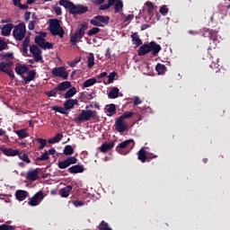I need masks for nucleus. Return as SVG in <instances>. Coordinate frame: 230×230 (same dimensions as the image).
Returning <instances> with one entry per match:
<instances>
[{"mask_svg":"<svg viewBox=\"0 0 230 230\" xmlns=\"http://www.w3.org/2000/svg\"><path fill=\"white\" fill-rule=\"evenodd\" d=\"M59 4L60 6H64V8H66V10H69L70 13H73L74 15H80L82 13H85L89 10L85 5H75L73 2L67 0H60Z\"/></svg>","mask_w":230,"mask_h":230,"instance_id":"obj_1","label":"nucleus"},{"mask_svg":"<svg viewBox=\"0 0 230 230\" xmlns=\"http://www.w3.org/2000/svg\"><path fill=\"white\" fill-rule=\"evenodd\" d=\"M89 28V24L87 22L81 23L75 32L70 37V42L75 44L76 40H80L85 35V31Z\"/></svg>","mask_w":230,"mask_h":230,"instance_id":"obj_2","label":"nucleus"},{"mask_svg":"<svg viewBox=\"0 0 230 230\" xmlns=\"http://www.w3.org/2000/svg\"><path fill=\"white\" fill-rule=\"evenodd\" d=\"M13 37L15 40H22L26 37V24L21 22L13 27Z\"/></svg>","mask_w":230,"mask_h":230,"instance_id":"obj_3","label":"nucleus"},{"mask_svg":"<svg viewBox=\"0 0 230 230\" xmlns=\"http://www.w3.org/2000/svg\"><path fill=\"white\" fill-rule=\"evenodd\" d=\"M49 31L52 35L62 38L64 37V29L60 26V22L58 20H52L49 24Z\"/></svg>","mask_w":230,"mask_h":230,"instance_id":"obj_4","label":"nucleus"},{"mask_svg":"<svg viewBox=\"0 0 230 230\" xmlns=\"http://www.w3.org/2000/svg\"><path fill=\"white\" fill-rule=\"evenodd\" d=\"M96 116L95 111L91 110H83L79 116L75 119V123H82V121H89L91 118H94Z\"/></svg>","mask_w":230,"mask_h":230,"instance_id":"obj_5","label":"nucleus"},{"mask_svg":"<svg viewBox=\"0 0 230 230\" xmlns=\"http://www.w3.org/2000/svg\"><path fill=\"white\" fill-rule=\"evenodd\" d=\"M110 21L111 18H109V16L97 15L90 21V23L93 24V26L103 28V26L107 25Z\"/></svg>","mask_w":230,"mask_h":230,"instance_id":"obj_6","label":"nucleus"},{"mask_svg":"<svg viewBox=\"0 0 230 230\" xmlns=\"http://www.w3.org/2000/svg\"><path fill=\"white\" fill-rule=\"evenodd\" d=\"M42 36H36L35 37V42L40 46V48H42V49H53V43L46 41L44 37H46V32H41Z\"/></svg>","mask_w":230,"mask_h":230,"instance_id":"obj_7","label":"nucleus"},{"mask_svg":"<svg viewBox=\"0 0 230 230\" xmlns=\"http://www.w3.org/2000/svg\"><path fill=\"white\" fill-rule=\"evenodd\" d=\"M51 73L54 76H58L64 80H67L69 76V73H67V70H66L64 66L55 67L52 69Z\"/></svg>","mask_w":230,"mask_h":230,"instance_id":"obj_8","label":"nucleus"},{"mask_svg":"<svg viewBox=\"0 0 230 230\" xmlns=\"http://www.w3.org/2000/svg\"><path fill=\"white\" fill-rule=\"evenodd\" d=\"M44 200V192L42 190L37 192L32 198L29 199V206H39Z\"/></svg>","mask_w":230,"mask_h":230,"instance_id":"obj_9","label":"nucleus"},{"mask_svg":"<svg viewBox=\"0 0 230 230\" xmlns=\"http://www.w3.org/2000/svg\"><path fill=\"white\" fill-rule=\"evenodd\" d=\"M30 51L35 59V62H42V52L37 46L32 45L30 48Z\"/></svg>","mask_w":230,"mask_h":230,"instance_id":"obj_10","label":"nucleus"},{"mask_svg":"<svg viewBox=\"0 0 230 230\" xmlns=\"http://www.w3.org/2000/svg\"><path fill=\"white\" fill-rule=\"evenodd\" d=\"M115 128L117 132H125L128 126L125 120L121 119L119 117L115 120Z\"/></svg>","mask_w":230,"mask_h":230,"instance_id":"obj_11","label":"nucleus"},{"mask_svg":"<svg viewBox=\"0 0 230 230\" xmlns=\"http://www.w3.org/2000/svg\"><path fill=\"white\" fill-rule=\"evenodd\" d=\"M130 145H131L130 148H134V145H135L134 139H128L119 144V146H117V151L119 152V154H123L122 150L124 148H128Z\"/></svg>","mask_w":230,"mask_h":230,"instance_id":"obj_12","label":"nucleus"},{"mask_svg":"<svg viewBox=\"0 0 230 230\" xmlns=\"http://www.w3.org/2000/svg\"><path fill=\"white\" fill-rule=\"evenodd\" d=\"M155 157L157 156L154 155V154H146L143 148L138 151V160L141 163H146V159H155Z\"/></svg>","mask_w":230,"mask_h":230,"instance_id":"obj_13","label":"nucleus"},{"mask_svg":"<svg viewBox=\"0 0 230 230\" xmlns=\"http://www.w3.org/2000/svg\"><path fill=\"white\" fill-rule=\"evenodd\" d=\"M1 34L3 37H8L12 33V30H13V23H7L3 27H0Z\"/></svg>","mask_w":230,"mask_h":230,"instance_id":"obj_14","label":"nucleus"},{"mask_svg":"<svg viewBox=\"0 0 230 230\" xmlns=\"http://www.w3.org/2000/svg\"><path fill=\"white\" fill-rule=\"evenodd\" d=\"M29 196L30 193L26 190H19L15 191V198L17 199V200H20V202H22V200H26Z\"/></svg>","mask_w":230,"mask_h":230,"instance_id":"obj_15","label":"nucleus"},{"mask_svg":"<svg viewBox=\"0 0 230 230\" xmlns=\"http://www.w3.org/2000/svg\"><path fill=\"white\" fill-rule=\"evenodd\" d=\"M150 51L154 57L161 51V45L155 43V41H151L149 44Z\"/></svg>","mask_w":230,"mask_h":230,"instance_id":"obj_16","label":"nucleus"},{"mask_svg":"<svg viewBox=\"0 0 230 230\" xmlns=\"http://www.w3.org/2000/svg\"><path fill=\"white\" fill-rule=\"evenodd\" d=\"M202 32L204 33L203 35L205 37L208 36L210 40H213V42H215L218 37L215 31H209L208 29H206V28L202 29ZM206 33H208V35H207Z\"/></svg>","mask_w":230,"mask_h":230,"instance_id":"obj_17","label":"nucleus"},{"mask_svg":"<svg viewBox=\"0 0 230 230\" xmlns=\"http://www.w3.org/2000/svg\"><path fill=\"white\" fill-rule=\"evenodd\" d=\"M15 73L21 76H23L22 75L28 73V66L26 65L16 64Z\"/></svg>","mask_w":230,"mask_h":230,"instance_id":"obj_18","label":"nucleus"},{"mask_svg":"<svg viewBox=\"0 0 230 230\" xmlns=\"http://www.w3.org/2000/svg\"><path fill=\"white\" fill-rule=\"evenodd\" d=\"M26 179H28V181H37V179H39V170L34 169L32 171H29L26 174Z\"/></svg>","mask_w":230,"mask_h":230,"instance_id":"obj_19","label":"nucleus"},{"mask_svg":"<svg viewBox=\"0 0 230 230\" xmlns=\"http://www.w3.org/2000/svg\"><path fill=\"white\" fill-rule=\"evenodd\" d=\"M75 105H78V100L76 99H69L64 103L66 111H71Z\"/></svg>","mask_w":230,"mask_h":230,"instance_id":"obj_20","label":"nucleus"},{"mask_svg":"<svg viewBox=\"0 0 230 230\" xmlns=\"http://www.w3.org/2000/svg\"><path fill=\"white\" fill-rule=\"evenodd\" d=\"M35 76H37V72H35V70H31L28 72L27 76L22 75V78L24 80L25 84H28V82L35 80Z\"/></svg>","mask_w":230,"mask_h":230,"instance_id":"obj_21","label":"nucleus"},{"mask_svg":"<svg viewBox=\"0 0 230 230\" xmlns=\"http://www.w3.org/2000/svg\"><path fill=\"white\" fill-rule=\"evenodd\" d=\"M3 154L7 155V157H15L19 154V150H15L13 148H4L2 149Z\"/></svg>","mask_w":230,"mask_h":230,"instance_id":"obj_22","label":"nucleus"},{"mask_svg":"<svg viewBox=\"0 0 230 230\" xmlns=\"http://www.w3.org/2000/svg\"><path fill=\"white\" fill-rule=\"evenodd\" d=\"M147 53H150V45L144 44L139 48L137 55L143 57L144 55H147Z\"/></svg>","mask_w":230,"mask_h":230,"instance_id":"obj_23","label":"nucleus"},{"mask_svg":"<svg viewBox=\"0 0 230 230\" xmlns=\"http://www.w3.org/2000/svg\"><path fill=\"white\" fill-rule=\"evenodd\" d=\"M69 87H71V82L65 81V82H62L61 84H59L56 87V91H60V92L67 91V89H69Z\"/></svg>","mask_w":230,"mask_h":230,"instance_id":"obj_24","label":"nucleus"},{"mask_svg":"<svg viewBox=\"0 0 230 230\" xmlns=\"http://www.w3.org/2000/svg\"><path fill=\"white\" fill-rule=\"evenodd\" d=\"M69 173H83L84 172V165H74L68 168Z\"/></svg>","mask_w":230,"mask_h":230,"instance_id":"obj_25","label":"nucleus"},{"mask_svg":"<svg viewBox=\"0 0 230 230\" xmlns=\"http://www.w3.org/2000/svg\"><path fill=\"white\" fill-rule=\"evenodd\" d=\"M119 96V89L118 87H113L108 93L110 100H115Z\"/></svg>","mask_w":230,"mask_h":230,"instance_id":"obj_26","label":"nucleus"},{"mask_svg":"<svg viewBox=\"0 0 230 230\" xmlns=\"http://www.w3.org/2000/svg\"><path fill=\"white\" fill-rule=\"evenodd\" d=\"M12 62L11 61H3L0 63V71L2 73H6L10 67H12Z\"/></svg>","mask_w":230,"mask_h":230,"instance_id":"obj_27","label":"nucleus"},{"mask_svg":"<svg viewBox=\"0 0 230 230\" xmlns=\"http://www.w3.org/2000/svg\"><path fill=\"white\" fill-rule=\"evenodd\" d=\"M73 190V187L68 185L59 190V195L64 198L69 197V193H71V190Z\"/></svg>","mask_w":230,"mask_h":230,"instance_id":"obj_28","label":"nucleus"},{"mask_svg":"<svg viewBox=\"0 0 230 230\" xmlns=\"http://www.w3.org/2000/svg\"><path fill=\"white\" fill-rule=\"evenodd\" d=\"M14 132L20 139H24V138L30 137V134L28 133V129H26V128L19 129Z\"/></svg>","mask_w":230,"mask_h":230,"instance_id":"obj_29","label":"nucleus"},{"mask_svg":"<svg viewBox=\"0 0 230 230\" xmlns=\"http://www.w3.org/2000/svg\"><path fill=\"white\" fill-rule=\"evenodd\" d=\"M107 116H114L116 114V104L107 105L105 108Z\"/></svg>","mask_w":230,"mask_h":230,"instance_id":"obj_30","label":"nucleus"},{"mask_svg":"<svg viewBox=\"0 0 230 230\" xmlns=\"http://www.w3.org/2000/svg\"><path fill=\"white\" fill-rule=\"evenodd\" d=\"M62 137H64V136L60 133H58L55 137L49 138L48 143L49 145H55V143H59V141H62Z\"/></svg>","mask_w":230,"mask_h":230,"instance_id":"obj_31","label":"nucleus"},{"mask_svg":"<svg viewBox=\"0 0 230 230\" xmlns=\"http://www.w3.org/2000/svg\"><path fill=\"white\" fill-rule=\"evenodd\" d=\"M111 148H114V143L102 144L100 147V150L101 152H102V154H105L109 152V150H111Z\"/></svg>","mask_w":230,"mask_h":230,"instance_id":"obj_32","label":"nucleus"},{"mask_svg":"<svg viewBox=\"0 0 230 230\" xmlns=\"http://www.w3.org/2000/svg\"><path fill=\"white\" fill-rule=\"evenodd\" d=\"M113 4H114L115 13H118L119 12H121L123 10V1L115 0V3Z\"/></svg>","mask_w":230,"mask_h":230,"instance_id":"obj_33","label":"nucleus"},{"mask_svg":"<svg viewBox=\"0 0 230 230\" xmlns=\"http://www.w3.org/2000/svg\"><path fill=\"white\" fill-rule=\"evenodd\" d=\"M75 94H76V88L75 87H72L70 88L64 95V98H66V100L69 98H73V96H75Z\"/></svg>","mask_w":230,"mask_h":230,"instance_id":"obj_34","label":"nucleus"},{"mask_svg":"<svg viewBox=\"0 0 230 230\" xmlns=\"http://www.w3.org/2000/svg\"><path fill=\"white\" fill-rule=\"evenodd\" d=\"M155 71L158 75H164L166 73V66L158 63L155 66Z\"/></svg>","mask_w":230,"mask_h":230,"instance_id":"obj_35","label":"nucleus"},{"mask_svg":"<svg viewBox=\"0 0 230 230\" xmlns=\"http://www.w3.org/2000/svg\"><path fill=\"white\" fill-rule=\"evenodd\" d=\"M63 154L64 155H73L75 154V149L72 146H66Z\"/></svg>","mask_w":230,"mask_h":230,"instance_id":"obj_36","label":"nucleus"},{"mask_svg":"<svg viewBox=\"0 0 230 230\" xmlns=\"http://www.w3.org/2000/svg\"><path fill=\"white\" fill-rule=\"evenodd\" d=\"M131 39L135 46H141V44H143V41H141V39H139V37L136 33L131 35Z\"/></svg>","mask_w":230,"mask_h":230,"instance_id":"obj_37","label":"nucleus"},{"mask_svg":"<svg viewBox=\"0 0 230 230\" xmlns=\"http://www.w3.org/2000/svg\"><path fill=\"white\" fill-rule=\"evenodd\" d=\"M114 3H116V0H108V4L101 5L99 10H109L111 6H113Z\"/></svg>","mask_w":230,"mask_h":230,"instance_id":"obj_38","label":"nucleus"},{"mask_svg":"<svg viewBox=\"0 0 230 230\" xmlns=\"http://www.w3.org/2000/svg\"><path fill=\"white\" fill-rule=\"evenodd\" d=\"M14 6L20 8V10H28V4H21V0H13Z\"/></svg>","mask_w":230,"mask_h":230,"instance_id":"obj_39","label":"nucleus"},{"mask_svg":"<svg viewBox=\"0 0 230 230\" xmlns=\"http://www.w3.org/2000/svg\"><path fill=\"white\" fill-rule=\"evenodd\" d=\"M18 157H19V159H21V161H23V163H26L27 164H30L31 160H30V157H28V155L19 153Z\"/></svg>","mask_w":230,"mask_h":230,"instance_id":"obj_40","label":"nucleus"},{"mask_svg":"<svg viewBox=\"0 0 230 230\" xmlns=\"http://www.w3.org/2000/svg\"><path fill=\"white\" fill-rule=\"evenodd\" d=\"M96 84V78H90L84 81V87H93Z\"/></svg>","mask_w":230,"mask_h":230,"instance_id":"obj_41","label":"nucleus"},{"mask_svg":"<svg viewBox=\"0 0 230 230\" xmlns=\"http://www.w3.org/2000/svg\"><path fill=\"white\" fill-rule=\"evenodd\" d=\"M87 66L88 67H93L94 66V54L90 53L87 58Z\"/></svg>","mask_w":230,"mask_h":230,"instance_id":"obj_42","label":"nucleus"},{"mask_svg":"<svg viewBox=\"0 0 230 230\" xmlns=\"http://www.w3.org/2000/svg\"><path fill=\"white\" fill-rule=\"evenodd\" d=\"M36 21H37V15H35V13H32V21H31L28 25L29 30L31 31L35 30Z\"/></svg>","mask_w":230,"mask_h":230,"instance_id":"obj_43","label":"nucleus"},{"mask_svg":"<svg viewBox=\"0 0 230 230\" xmlns=\"http://www.w3.org/2000/svg\"><path fill=\"white\" fill-rule=\"evenodd\" d=\"M132 116H134V112L132 111H126L124 112L120 117H119L120 119L122 120H126L128 119V118H132Z\"/></svg>","mask_w":230,"mask_h":230,"instance_id":"obj_44","label":"nucleus"},{"mask_svg":"<svg viewBox=\"0 0 230 230\" xmlns=\"http://www.w3.org/2000/svg\"><path fill=\"white\" fill-rule=\"evenodd\" d=\"M68 166H71V164H76L78 163V159L75 156H69L68 158L66 159Z\"/></svg>","mask_w":230,"mask_h":230,"instance_id":"obj_45","label":"nucleus"},{"mask_svg":"<svg viewBox=\"0 0 230 230\" xmlns=\"http://www.w3.org/2000/svg\"><path fill=\"white\" fill-rule=\"evenodd\" d=\"M58 167L60 170H66V168H69V165H68L66 160H63V161H61V162H58Z\"/></svg>","mask_w":230,"mask_h":230,"instance_id":"obj_46","label":"nucleus"},{"mask_svg":"<svg viewBox=\"0 0 230 230\" xmlns=\"http://www.w3.org/2000/svg\"><path fill=\"white\" fill-rule=\"evenodd\" d=\"M36 141L40 145L39 147L40 150H43L46 145H48V141L43 138H37Z\"/></svg>","mask_w":230,"mask_h":230,"instance_id":"obj_47","label":"nucleus"},{"mask_svg":"<svg viewBox=\"0 0 230 230\" xmlns=\"http://www.w3.org/2000/svg\"><path fill=\"white\" fill-rule=\"evenodd\" d=\"M99 229L100 230H112L111 226H109V224L106 223L105 221H102L101 224L99 225Z\"/></svg>","mask_w":230,"mask_h":230,"instance_id":"obj_48","label":"nucleus"},{"mask_svg":"<svg viewBox=\"0 0 230 230\" xmlns=\"http://www.w3.org/2000/svg\"><path fill=\"white\" fill-rule=\"evenodd\" d=\"M98 33H100V28H98V27H93V29H91L90 31H88L87 35H88L89 37H93V35H96V34H98Z\"/></svg>","mask_w":230,"mask_h":230,"instance_id":"obj_49","label":"nucleus"},{"mask_svg":"<svg viewBox=\"0 0 230 230\" xmlns=\"http://www.w3.org/2000/svg\"><path fill=\"white\" fill-rule=\"evenodd\" d=\"M0 230H15V226L3 224L0 225Z\"/></svg>","mask_w":230,"mask_h":230,"instance_id":"obj_50","label":"nucleus"},{"mask_svg":"<svg viewBox=\"0 0 230 230\" xmlns=\"http://www.w3.org/2000/svg\"><path fill=\"white\" fill-rule=\"evenodd\" d=\"M116 72H111L109 75H108V84H112L116 78Z\"/></svg>","mask_w":230,"mask_h":230,"instance_id":"obj_51","label":"nucleus"},{"mask_svg":"<svg viewBox=\"0 0 230 230\" xmlns=\"http://www.w3.org/2000/svg\"><path fill=\"white\" fill-rule=\"evenodd\" d=\"M48 159H49V155L48 152L41 154V155L38 157V161H48Z\"/></svg>","mask_w":230,"mask_h":230,"instance_id":"obj_52","label":"nucleus"},{"mask_svg":"<svg viewBox=\"0 0 230 230\" xmlns=\"http://www.w3.org/2000/svg\"><path fill=\"white\" fill-rule=\"evenodd\" d=\"M131 100L133 101L134 105H141V103H143V101H141L139 96H134Z\"/></svg>","mask_w":230,"mask_h":230,"instance_id":"obj_53","label":"nucleus"},{"mask_svg":"<svg viewBox=\"0 0 230 230\" xmlns=\"http://www.w3.org/2000/svg\"><path fill=\"white\" fill-rule=\"evenodd\" d=\"M53 12H55L56 15H62V8L60 6H53Z\"/></svg>","mask_w":230,"mask_h":230,"instance_id":"obj_54","label":"nucleus"},{"mask_svg":"<svg viewBox=\"0 0 230 230\" xmlns=\"http://www.w3.org/2000/svg\"><path fill=\"white\" fill-rule=\"evenodd\" d=\"M54 111H56L57 112H59V114H66V108L55 106Z\"/></svg>","mask_w":230,"mask_h":230,"instance_id":"obj_55","label":"nucleus"},{"mask_svg":"<svg viewBox=\"0 0 230 230\" xmlns=\"http://www.w3.org/2000/svg\"><path fill=\"white\" fill-rule=\"evenodd\" d=\"M7 46L6 42L0 38V51H3Z\"/></svg>","mask_w":230,"mask_h":230,"instance_id":"obj_56","label":"nucleus"},{"mask_svg":"<svg viewBox=\"0 0 230 230\" xmlns=\"http://www.w3.org/2000/svg\"><path fill=\"white\" fill-rule=\"evenodd\" d=\"M160 13H162V15H166V13H168V6L164 5L160 8Z\"/></svg>","mask_w":230,"mask_h":230,"instance_id":"obj_57","label":"nucleus"},{"mask_svg":"<svg viewBox=\"0 0 230 230\" xmlns=\"http://www.w3.org/2000/svg\"><path fill=\"white\" fill-rule=\"evenodd\" d=\"M57 91H58V90H57V88L55 89V90H52V91H50V92H47V95L48 96H49V97H55V96H57Z\"/></svg>","mask_w":230,"mask_h":230,"instance_id":"obj_58","label":"nucleus"},{"mask_svg":"<svg viewBox=\"0 0 230 230\" xmlns=\"http://www.w3.org/2000/svg\"><path fill=\"white\" fill-rule=\"evenodd\" d=\"M78 62H80V59H75V60H74V61H72V62H69V63H68V66H69L70 67H76V64H78Z\"/></svg>","mask_w":230,"mask_h":230,"instance_id":"obj_59","label":"nucleus"},{"mask_svg":"<svg viewBox=\"0 0 230 230\" xmlns=\"http://www.w3.org/2000/svg\"><path fill=\"white\" fill-rule=\"evenodd\" d=\"M73 205L75 207V208H80V206H84V202L80 201V200H75L73 201Z\"/></svg>","mask_w":230,"mask_h":230,"instance_id":"obj_60","label":"nucleus"},{"mask_svg":"<svg viewBox=\"0 0 230 230\" xmlns=\"http://www.w3.org/2000/svg\"><path fill=\"white\" fill-rule=\"evenodd\" d=\"M5 74L8 75L10 78H15V75H13V70H12L11 68H9L8 71L5 72Z\"/></svg>","mask_w":230,"mask_h":230,"instance_id":"obj_61","label":"nucleus"},{"mask_svg":"<svg viewBox=\"0 0 230 230\" xmlns=\"http://www.w3.org/2000/svg\"><path fill=\"white\" fill-rule=\"evenodd\" d=\"M132 19H134V14H128L125 19L124 22H128V21H132Z\"/></svg>","mask_w":230,"mask_h":230,"instance_id":"obj_62","label":"nucleus"},{"mask_svg":"<svg viewBox=\"0 0 230 230\" xmlns=\"http://www.w3.org/2000/svg\"><path fill=\"white\" fill-rule=\"evenodd\" d=\"M31 16V12H26L24 13V21H26L28 22V21H30Z\"/></svg>","mask_w":230,"mask_h":230,"instance_id":"obj_63","label":"nucleus"},{"mask_svg":"<svg viewBox=\"0 0 230 230\" xmlns=\"http://www.w3.org/2000/svg\"><path fill=\"white\" fill-rule=\"evenodd\" d=\"M111 49H106V53H105V58H111Z\"/></svg>","mask_w":230,"mask_h":230,"instance_id":"obj_64","label":"nucleus"}]
</instances>
